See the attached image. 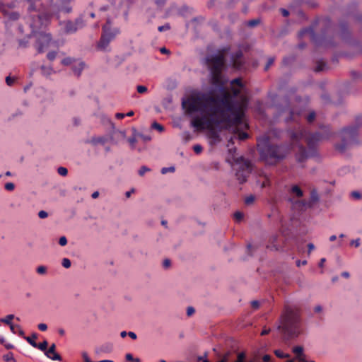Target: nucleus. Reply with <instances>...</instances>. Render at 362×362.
Segmentation results:
<instances>
[{"label":"nucleus","mask_w":362,"mask_h":362,"mask_svg":"<svg viewBox=\"0 0 362 362\" xmlns=\"http://www.w3.org/2000/svg\"><path fill=\"white\" fill-rule=\"evenodd\" d=\"M182 105L189 113L200 112L202 117H195L192 126L199 131L208 130V136L215 142L221 141L216 127H230L243 123V107L237 104L230 95L225 91L221 95L211 93H202L191 96Z\"/></svg>","instance_id":"1"},{"label":"nucleus","mask_w":362,"mask_h":362,"mask_svg":"<svg viewBox=\"0 0 362 362\" xmlns=\"http://www.w3.org/2000/svg\"><path fill=\"white\" fill-rule=\"evenodd\" d=\"M278 329L287 339L298 337L301 332V317L298 308L286 305L279 319Z\"/></svg>","instance_id":"2"},{"label":"nucleus","mask_w":362,"mask_h":362,"mask_svg":"<svg viewBox=\"0 0 362 362\" xmlns=\"http://www.w3.org/2000/svg\"><path fill=\"white\" fill-rule=\"evenodd\" d=\"M257 150L260 159L268 165H276L289 152L287 145L271 144L268 139L258 141Z\"/></svg>","instance_id":"3"},{"label":"nucleus","mask_w":362,"mask_h":362,"mask_svg":"<svg viewBox=\"0 0 362 362\" xmlns=\"http://www.w3.org/2000/svg\"><path fill=\"white\" fill-rule=\"evenodd\" d=\"M226 60L222 52L216 54H211L206 57V64L210 72L211 83L216 86L224 85L223 79V70L225 67Z\"/></svg>","instance_id":"4"},{"label":"nucleus","mask_w":362,"mask_h":362,"mask_svg":"<svg viewBox=\"0 0 362 362\" xmlns=\"http://www.w3.org/2000/svg\"><path fill=\"white\" fill-rule=\"evenodd\" d=\"M332 136V132L330 131L329 127H325L323 132L310 133L306 131L303 127H299L296 132L291 133V139L292 142H297L300 140H305L310 148H313L317 141L324 139H328Z\"/></svg>","instance_id":"5"},{"label":"nucleus","mask_w":362,"mask_h":362,"mask_svg":"<svg viewBox=\"0 0 362 362\" xmlns=\"http://www.w3.org/2000/svg\"><path fill=\"white\" fill-rule=\"evenodd\" d=\"M358 129L356 124L342 129L339 133L340 142L335 145L336 149L340 152H344L357 145L358 144Z\"/></svg>","instance_id":"6"},{"label":"nucleus","mask_w":362,"mask_h":362,"mask_svg":"<svg viewBox=\"0 0 362 362\" xmlns=\"http://www.w3.org/2000/svg\"><path fill=\"white\" fill-rule=\"evenodd\" d=\"M102 35L98 42V48L100 50H105L117 35L120 33L119 28H112L111 21L107 18L105 24L102 27Z\"/></svg>","instance_id":"7"},{"label":"nucleus","mask_w":362,"mask_h":362,"mask_svg":"<svg viewBox=\"0 0 362 362\" xmlns=\"http://www.w3.org/2000/svg\"><path fill=\"white\" fill-rule=\"evenodd\" d=\"M235 164L238 166L235 168V177L240 184L247 181V177L252 172V165L250 160L245 159L243 156L235 159Z\"/></svg>","instance_id":"8"},{"label":"nucleus","mask_w":362,"mask_h":362,"mask_svg":"<svg viewBox=\"0 0 362 362\" xmlns=\"http://www.w3.org/2000/svg\"><path fill=\"white\" fill-rule=\"evenodd\" d=\"M59 25L62 26V28L66 34H72L76 33L78 30L83 28L85 26V23L82 17H78L74 21H61Z\"/></svg>","instance_id":"9"},{"label":"nucleus","mask_w":362,"mask_h":362,"mask_svg":"<svg viewBox=\"0 0 362 362\" xmlns=\"http://www.w3.org/2000/svg\"><path fill=\"white\" fill-rule=\"evenodd\" d=\"M36 43L35 47L39 53L44 52L49 47L52 37L49 33L39 32L35 34Z\"/></svg>","instance_id":"10"},{"label":"nucleus","mask_w":362,"mask_h":362,"mask_svg":"<svg viewBox=\"0 0 362 362\" xmlns=\"http://www.w3.org/2000/svg\"><path fill=\"white\" fill-rule=\"evenodd\" d=\"M309 35L310 40L316 45H325L326 47L329 46V43L327 42L324 38L319 39L317 35L314 32V29L312 27L306 28L301 30L299 32V37H302L305 35Z\"/></svg>","instance_id":"11"},{"label":"nucleus","mask_w":362,"mask_h":362,"mask_svg":"<svg viewBox=\"0 0 362 362\" xmlns=\"http://www.w3.org/2000/svg\"><path fill=\"white\" fill-rule=\"evenodd\" d=\"M281 114H288V117H286V121L290 122H298V119L301 115L300 111L291 107L289 104L286 103V106L284 107L280 110Z\"/></svg>","instance_id":"12"},{"label":"nucleus","mask_w":362,"mask_h":362,"mask_svg":"<svg viewBox=\"0 0 362 362\" xmlns=\"http://www.w3.org/2000/svg\"><path fill=\"white\" fill-rule=\"evenodd\" d=\"M51 16L47 13H42L37 16L36 19H34V28H37L39 23L40 27H45L48 25L50 21Z\"/></svg>","instance_id":"13"},{"label":"nucleus","mask_w":362,"mask_h":362,"mask_svg":"<svg viewBox=\"0 0 362 362\" xmlns=\"http://www.w3.org/2000/svg\"><path fill=\"white\" fill-rule=\"evenodd\" d=\"M243 52L241 50H238L235 52L234 54H233L231 57V62L233 64V66L235 69H240L243 66Z\"/></svg>","instance_id":"14"},{"label":"nucleus","mask_w":362,"mask_h":362,"mask_svg":"<svg viewBox=\"0 0 362 362\" xmlns=\"http://www.w3.org/2000/svg\"><path fill=\"white\" fill-rule=\"evenodd\" d=\"M55 350H56V345H55V344H52L49 346V348L47 349V351H46L45 352V354L47 358H49L53 361H62V356L59 354L56 353Z\"/></svg>","instance_id":"15"},{"label":"nucleus","mask_w":362,"mask_h":362,"mask_svg":"<svg viewBox=\"0 0 362 362\" xmlns=\"http://www.w3.org/2000/svg\"><path fill=\"white\" fill-rule=\"evenodd\" d=\"M74 0H59L58 1V9L59 11L69 13L72 11V7L71 6V2Z\"/></svg>","instance_id":"16"},{"label":"nucleus","mask_w":362,"mask_h":362,"mask_svg":"<svg viewBox=\"0 0 362 362\" xmlns=\"http://www.w3.org/2000/svg\"><path fill=\"white\" fill-rule=\"evenodd\" d=\"M292 351L296 355V358L299 362H314L313 361H308L305 359L303 348L301 346H294L292 349Z\"/></svg>","instance_id":"17"},{"label":"nucleus","mask_w":362,"mask_h":362,"mask_svg":"<svg viewBox=\"0 0 362 362\" xmlns=\"http://www.w3.org/2000/svg\"><path fill=\"white\" fill-rule=\"evenodd\" d=\"M296 158V160L299 163L304 162L308 158V152L303 146L301 145L299 146Z\"/></svg>","instance_id":"18"},{"label":"nucleus","mask_w":362,"mask_h":362,"mask_svg":"<svg viewBox=\"0 0 362 362\" xmlns=\"http://www.w3.org/2000/svg\"><path fill=\"white\" fill-rule=\"evenodd\" d=\"M230 83L232 86L235 85V86H238V88H234V87L231 88V91L233 92V95L235 96L238 95L240 93V88L243 87V83H242L241 78H235L231 81Z\"/></svg>","instance_id":"19"},{"label":"nucleus","mask_w":362,"mask_h":362,"mask_svg":"<svg viewBox=\"0 0 362 362\" xmlns=\"http://www.w3.org/2000/svg\"><path fill=\"white\" fill-rule=\"evenodd\" d=\"M113 349V345L110 343H107L101 345L96 350L97 353H110Z\"/></svg>","instance_id":"20"},{"label":"nucleus","mask_w":362,"mask_h":362,"mask_svg":"<svg viewBox=\"0 0 362 362\" xmlns=\"http://www.w3.org/2000/svg\"><path fill=\"white\" fill-rule=\"evenodd\" d=\"M260 179L261 178H259L257 180V183L260 185L261 188H264V187L270 186L271 181H270V180H269L268 176L264 175L262 177V180H261Z\"/></svg>","instance_id":"21"},{"label":"nucleus","mask_w":362,"mask_h":362,"mask_svg":"<svg viewBox=\"0 0 362 362\" xmlns=\"http://www.w3.org/2000/svg\"><path fill=\"white\" fill-rule=\"evenodd\" d=\"M106 141H107V138H105L104 136L93 137L90 141V142L93 145H96L98 144H105L106 143Z\"/></svg>","instance_id":"22"},{"label":"nucleus","mask_w":362,"mask_h":362,"mask_svg":"<svg viewBox=\"0 0 362 362\" xmlns=\"http://www.w3.org/2000/svg\"><path fill=\"white\" fill-rule=\"evenodd\" d=\"M37 338V334L33 333L30 337H24V339L35 348L36 346L35 339Z\"/></svg>","instance_id":"23"},{"label":"nucleus","mask_w":362,"mask_h":362,"mask_svg":"<svg viewBox=\"0 0 362 362\" xmlns=\"http://www.w3.org/2000/svg\"><path fill=\"white\" fill-rule=\"evenodd\" d=\"M15 316L12 314L6 315L4 318H1L0 322L5 323L6 325L10 326L12 325L11 320H13Z\"/></svg>","instance_id":"24"},{"label":"nucleus","mask_w":362,"mask_h":362,"mask_svg":"<svg viewBox=\"0 0 362 362\" xmlns=\"http://www.w3.org/2000/svg\"><path fill=\"white\" fill-rule=\"evenodd\" d=\"M41 71H42V74L46 76L51 75L54 72V71L51 66H41Z\"/></svg>","instance_id":"25"},{"label":"nucleus","mask_w":362,"mask_h":362,"mask_svg":"<svg viewBox=\"0 0 362 362\" xmlns=\"http://www.w3.org/2000/svg\"><path fill=\"white\" fill-rule=\"evenodd\" d=\"M291 192L295 194L298 197H301L303 195V191L298 185H294L291 187Z\"/></svg>","instance_id":"26"},{"label":"nucleus","mask_w":362,"mask_h":362,"mask_svg":"<svg viewBox=\"0 0 362 362\" xmlns=\"http://www.w3.org/2000/svg\"><path fill=\"white\" fill-rule=\"evenodd\" d=\"M47 346L48 342L46 340H45L42 343H36V346H35V348L39 349L40 351L45 352L46 351H47Z\"/></svg>","instance_id":"27"},{"label":"nucleus","mask_w":362,"mask_h":362,"mask_svg":"<svg viewBox=\"0 0 362 362\" xmlns=\"http://www.w3.org/2000/svg\"><path fill=\"white\" fill-rule=\"evenodd\" d=\"M277 238H278L277 235L272 236L270 240L271 245H268L267 247L270 248L271 250H279L278 245L274 244V243L276 241Z\"/></svg>","instance_id":"28"},{"label":"nucleus","mask_w":362,"mask_h":362,"mask_svg":"<svg viewBox=\"0 0 362 362\" xmlns=\"http://www.w3.org/2000/svg\"><path fill=\"white\" fill-rule=\"evenodd\" d=\"M84 66H85V64L83 62H80L78 64V67H76V66H74L73 67V71H74V74H76L78 76H79L82 70L84 68Z\"/></svg>","instance_id":"29"},{"label":"nucleus","mask_w":362,"mask_h":362,"mask_svg":"<svg viewBox=\"0 0 362 362\" xmlns=\"http://www.w3.org/2000/svg\"><path fill=\"white\" fill-rule=\"evenodd\" d=\"M319 200V195L316 189H313L310 192V202L315 203Z\"/></svg>","instance_id":"30"},{"label":"nucleus","mask_w":362,"mask_h":362,"mask_svg":"<svg viewBox=\"0 0 362 362\" xmlns=\"http://www.w3.org/2000/svg\"><path fill=\"white\" fill-rule=\"evenodd\" d=\"M274 354L280 358H289L290 355L288 354H284L282 351L277 349L274 351Z\"/></svg>","instance_id":"31"},{"label":"nucleus","mask_w":362,"mask_h":362,"mask_svg":"<svg viewBox=\"0 0 362 362\" xmlns=\"http://www.w3.org/2000/svg\"><path fill=\"white\" fill-rule=\"evenodd\" d=\"M326 64L324 62L322 61H318L317 62V66L315 69V71L316 72H320V71H322L324 70V68L325 67Z\"/></svg>","instance_id":"32"},{"label":"nucleus","mask_w":362,"mask_h":362,"mask_svg":"<svg viewBox=\"0 0 362 362\" xmlns=\"http://www.w3.org/2000/svg\"><path fill=\"white\" fill-rule=\"evenodd\" d=\"M4 360L6 362L13 361L16 362V361L13 358V354L11 352L8 353L7 354L4 356Z\"/></svg>","instance_id":"33"},{"label":"nucleus","mask_w":362,"mask_h":362,"mask_svg":"<svg viewBox=\"0 0 362 362\" xmlns=\"http://www.w3.org/2000/svg\"><path fill=\"white\" fill-rule=\"evenodd\" d=\"M238 138L240 141H244L248 138V134L243 132H239L238 134Z\"/></svg>","instance_id":"34"},{"label":"nucleus","mask_w":362,"mask_h":362,"mask_svg":"<svg viewBox=\"0 0 362 362\" xmlns=\"http://www.w3.org/2000/svg\"><path fill=\"white\" fill-rule=\"evenodd\" d=\"M152 128L157 129L160 132H162L164 130V127L163 125L158 124V122H155L152 124Z\"/></svg>","instance_id":"35"},{"label":"nucleus","mask_w":362,"mask_h":362,"mask_svg":"<svg viewBox=\"0 0 362 362\" xmlns=\"http://www.w3.org/2000/svg\"><path fill=\"white\" fill-rule=\"evenodd\" d=\"M355 124L358 127V129L362 127V115H358L355 119Z\"/></svg>","instance_id":"36"},{"label":"nucleus","mask_w":362,"mask_h":362,"mask_svg":"<svg viewBox=\"0 0 362 362\" xmlns=\"http://www.w3.org/2000/svg\"><path fill=\"white\" fill-rule=\"evenodd\" d=\"M62 264L64 268H69L71 265L70 259L68 258H64L62 262Z\"/></svg>","instance_id":"37"},{"label":"nucleus","mask_w":362,"mask_h":362,"mask_svg":"<svg viewBox=\"0 0 362 362\" xmlns=\"http://www.w3.org/2000/svg\"><path fill=\"white\" fill-rule=\"evenodd\" d=\"M259 22L260 21L259 19H252V20L249 21L247 23V25L249 27H255V26L257 25L259 23Z\"/></svg>","instance_id":"38"},{"label":"nucleus","mask_w":362,"mask_h":362,"mask_svg":"<svg viewBox=\"0 0 362 362\" xmlns=\"http://www.w3.org/2000/svg\"><path fill=\"white\" fill-rule=\"evenodd\" d=\"M274 57H269L267 60V62L264 66V70L267 71L269 67L274 64Z\"/></svg>","instance_id":"39"},{"label":"nucleus","mask_w":362,"mask_h":362,"mask_svg":"<svg viewBox=\"0 0 362 362\" xmlns=\"http://www.w3.org/2000/svg\"><path fill=\"white\" fill-rule=\"evenodd\" d=\"M175 167H169V168H163L161 169V173L162 174H166L167 173H173L175 172Z\"/></svg>","instance_id":"40"},{"label":"nucleus","mask_w":362,"mask_h":362,"mask_svg":"<svg viewBox=\"0 0 362 362\" xmlns=\"http://www.w3.org/2000/svg\"><path fill=\"white\" fill-rule=\"evenodd\" d=\"M315 112L314 111H312L311 112L309 113V115L307 116V121L309 122V123H311L312 122H313L315 119Z\"/></svg>","instance_id":"41"},{"label":"nucleus","mask_w":362,"mask_h":362,"mask_svg":"<svg viewBox=\"0 0 362 362\" xmlns=\"http://www.w3.org/2000/svg\"><path fill=\"white\" fill-rule=\"evenodd\" d=\"M57 172L60 175H62V176H66L68 173L67 169L64 167H59L57 169Z\"/></svg>","instance_id":"42"},{"label":"nucleus","mask_w":362,"mask_h":362,"mask_svg":"<svg viewBox=\"0 0 362 362\" xmlns=\"http://www.w3.org/2000/svg\"><path fill=\"white\" fill-rule=\"evenodd\" d=\"M36 272L39 274H46L47 272V267H45V266H39L37 269H36Z\"/></svg>","instance_id":"43"},{"label":"nucleus","mask_w":362,"mask_h":362,"mask_svg":"<svg viewBox=\"0 0 362 362\" xmlns=\"http://www.w3.org/2000/svg\"><path fill=\"white\" fill-rule=\"evenodd\" d=\"M170 29V24L169 23H165V25H160L158 28V30L159 32H163V31H166V30H168Z\"/></svg>","instance_id":"44"},{"label":"nucleus","mask_w":362,"mask_h":362,"mask_svg":"<svg viewBox=\"0 0 362 362\" xmlns=\"http://www.w3.org/2000/svg\"><path fill=\"white\" fill-rule=\"evenodd\" d=\"M57 57V52H54V51H52V52H49L47 53V58L49 60V61H53Z\"/></svg>","instance_id":"45"},{"label":"nucleus","mask_w":362,"mask_h":362,"mask_svg":"<svg viewBox=\"0 0 362 362\" xmlns=\"http://www.w3.org/2000/svg\"><path fill=\"white\" fill-rule=\"evenodd\" d=\"M193 150L194 151L195 153L197 154H199L202 152V150H203V148L201 145L199 144H196L193 146Z\"/></svg>","instance_id":"46"},{"label":"nucleus","mask_w":362,"mask_h":362,"mask_svg":"<svg viewBox=\"0 0 362 362\" xmlns=\"http://www.w3.org/2000/svg\"><path fill=\"white\" fill-rule=\"evenodd\" d=\"M234 218L236 221H240L243 220V214L240 212V211H236L235 214H234Z\"/></svg>","instance_id":"47"},{"label":"nucleus","mask_w":362,"mask_h":362,"mask_svg":"<svg viewBox=\"0 0 362 362\" xmlns=\"http://www.w3.org/2000/svg\"><path fill=\"white\" fill-rule=\"evenodd\" d=\"M148 171H150V168L146 166H142L139 170V174L140 176H143L146 172Z\"/></svg>","instance_id":"48"},{"label":"nucleus","mask_w":362,"mask_h":362,"mask_svg":"<svg viewBox=\"0 0 362 362\" xmlns=\"http://www.w3.org/2000/svg\"><path fill=\"white\" fill-rule=\"evenodd\" d=\"M230 355V351L226 352L223 356L222 358L219 361H218V362H228V360H229Z\"/></svg>","instance_id":"49"},{"label":"nucleus","mask_w":362,"mask_h":362,"mask_svg":"<svg viewBox=\"0 0 362 362\" xmlns=\"http://www.w3.org/2000/svg\"><path fill=\"white\" fill-rule=\"evenodd\" d=\"M4 187L8 191H13L15 188V185L12 182H7L5 184Z\"/></svg>","instance_id":"50"},{"label":"nucleus","mask_w":362,"mask_h":362,"mask_svg":"<svg viewBox=\"0 0 362 362\" xmlns=\"http://www.w3.org/2000/svg\"><path fill=\"white\" fill-rule=\"evenodd\" d=\"M351 196L356 199H360L361 198V194L359 192L357 191H353L351 193Z\"/></svg>","instance_id":"51"},{"label":"nucleus","mask_w":362,"mask_h":362,"mask_svg":"<svg viewBox=\"0 0 362 362\" xmlns=\"http://www.w3.org/2000/svg\"><path fill=\"white\" fill-rule=\"evenodd\" d=\"M14 81H15V78L13 77H11L10 76H8L6 78V83L9 86H12L13 84Z\"/></svg>","instance_id":"52"},{"label":"nucleus","mask_w":362,"mask_h":362,"mask_svg":"<svg viewBox=\"0 0 362 362\" xmlns=\"http://www.w3.org/2000/svg\"><path fill=\"white\" fill-rule=\"evenodd\" d=\"M255 201V197L252 195L248 196L245 198V202L246 204H252Z\"/></svg>","instance_id":"53"},{"label":"nucleus","mask_w":362,"mask_h":362,"mask_svg":"<svg viewBox=\"0 0 362 362\" xmlns=\"http://www.w3.org/2000/svg\"><path fill=\"white\" fill-rule=\"evenodd\" d=\"M72 62H73V59H71V57H66V58H64V59L62 61V64H64V65H69V64H71Z\"/></svg>","instance_id":"54"},{"label":"nucleus","mask_w":362,"mask_h":362,"mask_svg":"<svg viewBox=\"0 0 362 362\" xmlns=\"http://www.w3.org/2000/svg\"><path fill=\"white\" fill-rule=\"evenodd\" d=\"M136 90L139 93H144L147 91V88L144 86H138Z\"/></svg>","instance_id":"55"},{"label":"nucleus","mask_w":362,"mask_h":362,"mask_svg":"<svg viewBox=\"0 0 362 362\" xmlns=\"http://www.w3.org/2000/svg\"><path fill=\"white\" fill-rule=\"evenodd\" d=\"M59 244L61 246H65L67 244V239L65 236H62L59 240Z\"/></svg>","instance_id":"56"},{"label":"nucleus","mask_w":362,"mask_h":362,"mask_svg":"<svg viewBox=\"0 0 362 362\" xmlns=\"http://www.w3.org/2000/svg\"><path fill=\"white\" fill-rule=\"evenodd\" d=\"M195 313V309L192 307V306H189L187 308V316L190 317L192 316L194 313Z\"/></svg>","instance_id":"57"},{"label":"nucleus","mask_w":362,"mask_h":362,"mask_svg":"<svg viewBox=\"0 0 362 362\" xmlns=\"http://www.w3.org/2000/svg\"><path fill=\"white\" fill-rule=\"evenodd\" d=\"M19 326H20V325H13V324H12V325H11L9 326V327H10L11 331L13 334H16V333H17V331H18L17 329H19Z\"/></svg>","instance_id":"58"},{"label":"nucleus","mask_w":362,"mask_h":362,"mask_svg":"<svg viewBox=\"0 0 362 362\" xmlns=\"http://www.w3.org/2000/svg\"><path fill=\"white\" fill-rule=\"evenodd\" d=\"M37 327L42 332H45V331H46L47 329V325L46 324H45V323L39 324Z\"/></svg>","instance_id":"59"},{"label":"nucleus","mask_w":362,"mask_h":362,"mask_svg":"<svg viewBox=\"0 0 362 362\" xmlns=\"http://www.w3.org/2000/svg\"><path fill=\"white\" fill-rule=\"evenodd\" d=\"M38 216L40 218H45L48 216V214L45 211H40L38 213Z\"/></svg>","instance_id":"60"},{"label":"nucleus","mask_w":362,"mask_h":362,"mask_svg":"<svg viewBox=\"0 0 362 362\" xmlns=\"http://www.w3.org/2000/svg\"><path fill=\"white\" fill-rule=\"evenodd\" d=\"M351 245H353L356 247H359L360 245V239L359 238H357L356 240H353L351 242Z\"/></svg>","instance_id":"61"},{"label":"nucleus","mask_w":362,"mask_h":362,"mask_svg":"<svg viewBox=\"0 0 362 362\" xmlns=\"http://www.w3.org/2000/svg\"><path fill=\"white\" fill-rule=\"evenodd\" d=\"M170 264H171V262L170 259H165L163 262V267L165 268V269H167L170 266Z\"/></svg>","instance_id":"62"},{"label":"nucleus","mask_w":362,"mask_h":362,"mask_svg":"<svg viewBox=\"0 0 362 362\" xmlns=\"http://www.w3.org/2000/svg\"><path fill=\"white\" fill-rule=\"evenodd\" d=\"M251 305L254 309H257L259 306V302L258 300H253L251 302Z\"/></svg>","instance_id":"63"},{"label":"nucleus","mask_w":362,"mask_h":362,"mask_svg":"<svg viewBox=\"0 0 362 362\" xmlns=\"http://www.w3.org/2000/svg\"><path fill=\"white\" fill-rule=\"evenodd\" d=\"M207 354L205 353L204 356H199L198 358V361L201 362H209L208 359L206 358Z\"/></svg>","instance_id":"64"}]
</instances>
